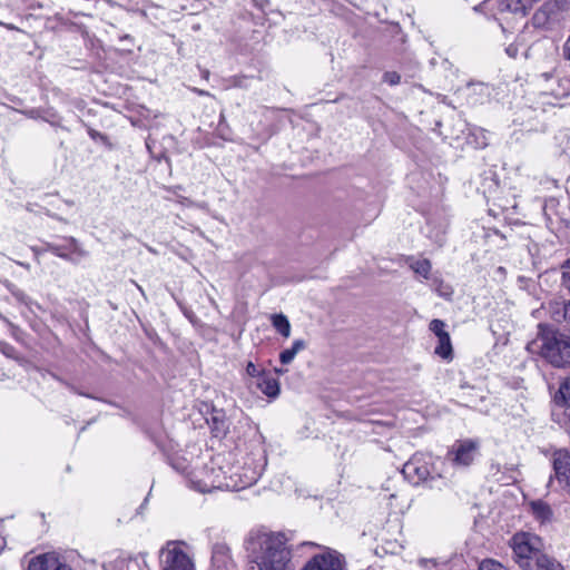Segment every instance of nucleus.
Returning a JSON list of instances; mask_svg holds the SVG:
<instances>
[{
  "label": "nucleus",
  "mask_w": 570,
  "mask_h": 570,
  "mask_svg": "<svg viewBox=\"0 0 570 570\" xmlns=\"http://www.w3.org/2000/svg\"><path fill=\"white\" fill-rule=\"evenodd\" d=\"M243 546L248 561L258 570H294L292 551L283 533L255 529L245 537Z\"/></svg>",
  "instance_id": "nucleus-1"
},
{
  "label": "nucleus",
  "mask_w": 570,
  "mask_h": 570,
  "mask_svg": "<svg viewBox=\"0 0 570 570\" xmlns=\"http://www.w3.org/2000/svg\"><path fill=\"white\" fill-rule=\"evenodd\" d=\"M525 348L553 367L570 365V335L551 325L540 323L535 337Z\"/></svg>",
  "instance_id": "nucleus-2"
},
{
  "label": "nucleus",
  "mask_w": 570,
  "mask_h": 570,
  "mask_svg": "<svg viewBox=\"0 0 570 570\" xmlns=\"http://www.w3.org/2000/svg\"><path fill=\"white\" fill-rule=\"evenodd\" d=\"M205 476L194 475L193 487L199 492H209L213 489H226L230 491H240L255 484L259 478V472L250 466L233 465L225 471L222 466L217 470L210 469Z\"/></svg>",
  "instance_id": "nucleus-3"
},
{
  "label": "nucleus",
  "mask_w": 570,
  "mask_h": 570,
  "mask_svg": "<svg viewBox=\"0 0 570 570\" xmlns=\"http://www.w3.org/2000/svg\"><path fill=\"white\" fill-rule=\"evenodd\" d=\"M512 559L521 570H530L540 554L544 552L542 539L531 532L520 531L509 540Z\"/></svg>",
  "instance_id": "nucleus-4"
},
{
  "label": "nucleus",
  "mask_w": 570,
  "mask_h": 570,
  "mask_svg": "<svg viewBox=\"0 0 570 570\" xmlns=\"http://www.w3.org/2000/svg\"><path fill=\"white\" fill-rule=\"evenodd\" d=\"M181 541H169L160 551L163 570H194L190 557L183 550Z\"/></svg>",
  "instance_id": "nucleus-5"
},
{
  "label": "nucleus",
  "mask_w": 570,
  "mask_h": 570,
  "mask_svg": "<svg viewBox=\"0 0 570 570\" xmlns=\"http://www.w3.org/2000/svg\"><path fill=\"white\" fill-rule=\"evenodd\" d=\"M479 454L480 442L478 440H458L448 451L446 460L456 468H466L475 461Z\"/></svg>",
  "instance_id": "nucleus-6"
},
{
  "label": "nucleus",
  "mask_w": 570,
  "mask_h": 570,
  "mask_svg": "<svg viewBox=\"0 0 570 570\" xmlns=\"http://www.w3.org/2000/svg\"><path fill=\"white\" fill-rule=\"evenodd\" d=\"M344 557L331 548H322V551L312 557L301 570H344Z\"/></svg>",
  "instance_id": "nucleus-7"
},
{
  "label": "nucleus",
  "mask_w": 570,
  "mask_h": 570,
  "mask_svg": "<svg viewBox=\"0 0 570 570\" xmlns=\"http://www.w3.org/2000/svg\"><path fill=\"white\" fill-rule=\"evenodd\" d=\"M560 11H570V0H550L544 2L533 14V24L538 28H546L558 20Z\"/></svg>",
  "instance_id": "nucleus-8"
},
{
  "label": "nucleus",
  "mask_w": 570,
  "mask_h": 570,
  "mask_svg": "<svg viewBox=\"0 0 570 570\" xmlns=\"http://www.w3.org/2000/svg\"><path fill=\"white\" fill-rule=\"evenodd\" d=\"M47 249L53 255L72 263H78L80 258L88 255L73 237L65 238L61 244H47Z\"/></svg>",
  "instance_id": "nucleus-9"
},
{
  "label": "nucleus",
  "mask_w": 570,
  "mask_h": 570,
  "mask_svg": "<svg viewBox=\"0 0 570 570\" xmlns=\"http://www.w3.org/2000/svg\"><path fill=\"white\" fill-rule=\"evenodd\" d=\"M402 472L405 478L415 484L428 481L431 473L429 464L417 456L407 461L404 464Z\"/></svg>",
  "instance_id": "nucleus-10"
},
{
  "label": "nucleus",
  "mask_w": 570,
  "mask_h": 570,
  "mask_svg": "<svg viewBox=\"0 0 570 570\" xmlns=\"http://www.w3.org/2000/svg\"><path fill=\"white\" fill-rule=\"evenodd\" d=\"M553 401L557 406L564 409L562 417L558 420L567 430H570V376L561 382Z\"/></svg>",
  "instance_id": "nucleus-11"
},
{
  "label": "nucleus",
  "mask_w": 570,
  "mask_h": 570,
  "mask_svg": "<svg viewBox=\"0 0 570 570\" xmlns=\"http://www.w3.org/2000/svg\"><path fill=\"white\" fill-rule=\"evenodd\" d=\"M28 570H71L55 553H43L32 558Z\"/></svg>",
  "instance_id": "nucleus-12"
},
{
  "label": "nucleus",
  "mask_w": 570,
  "mask_h": 570,
  "mask_svg": "<svg viewBox=\"0 0 570 570\" xmlns=\"http://www.w3.org/2000/svg\"><path fill=\"white\" fill-rule=\"evenodd\" d=\"M537 1L538 0H504L501 3L500 11H508L523 18Z\"/></svg>",
  "instance_id": "nucleus-13"
},
{
  "label": "nucleus",
  "mask_w": 570,
  "mask_h": 570,
  "mask_svg": "<svg viewBox=\"0 0 570 570\" xmlns=\"http://www.w3.org/2000/svg\"><path fill=\"white\" fill-rule=\"evenodd\" d=\"M530 570H566V567L553 556L543 552Z\"/></svg>",
  "instance_id": "nucleus-14"
},
{
  "label": "nucleus",
  "mask_w": 570,
  "mask_h": 570,
  "mask_svg": "<svg viewBox=\"0 0 570 570\" xmlns=\"http://www.w3.org/2000/svg\"><path fill=\"white\" fill-rule=\"evenodd\" d=\"M530 509L534 518L541 522L550 521L552 518L550 505L542 500L531 501Z\"/></svg>",
  "instance_id": "nucleus-15"
},
{
  "label": "nucleus",
  "mask_w": 570,
  "mask_h": 570,
  "mask_svg": "<svg viewBox=\"0 0 570 570\" xmlns=\"http://www.w3.org/2000/svg\"><path fill=\"white\" fill-rule=\"evenodd\" d=\"M257 386L265 395L269 397H275L279 393L278 381L272 376L262 375Z\"/></svg>",
  "instance_id": "nucleus-16"
},
{
  "label": "nucleus",
  "mask_w": 570,
  "mask_h": 570,
  "mask_svg": "<svg viewBox=\"0 0 570 570\" xmlns=\"http://www.w3.org/2000/svg\"><path fill=\"white\" fill-rule=\"evenodd\" d=\"M213 562L216 567H226L230 560V550L225 543H217L213 548Z\"/></svg>",
  "instance_id": "nucleus-17"
},
{
  "label": "nucleus",
  "mask_w": 570,
  "mask_h": 570,
  "mask_svg": "<svg viewBox=\"0 0 570 570\" xmlns=\"http://www.w3.org/2000/svg\"><path fill=\"white\" fill-rule=\"evenodd\" d=\"M306 347V343L303 340H295L291 348L284 350L279 354V361L282 364H289L296 356V354Z\"/></svg>",
  "instance_id": "nucleus-18"
},
{
  "label": "nucleus",
  "mask_w": 570,
  "mask_h": 570,
  "mask_svg": "<svg viewBox=\"0 0 570 570\" xmlns=\"http://www.w3.org/2000/svg\"><path fill=\"white\" fill-rule=\"evenodd\" d=\"M410 268L417 275L429 278V275L431 273V262L429 259H409Z\"/></svg>",
  "instance_id": "nucleus-19"
},
{
  "label": "nucleus",
  "mask_w": 570,
  "mask_h": 570,
  "mask_svg": "<svg viewBox=\"0 0 570 570\" xmlns=\"http://www.w3.org/2000/svg\"><path fill=\"white\" fill-rule=\"evenodd\" d=\"M271 320H272L273 326L281 335H283L286 338L289 337L291 324L284 314H274V315H272Z\"/></svg>",
  "instance_id": "nucleus-20"
},
{
  "label": "nucleus",
  "mask_w": 570,
  "mask_h": 570,
  "mask_svg": "<svg viewBox=\"0 0 570 570\" xmlns=\"http://www.w3.org/2000/svg\"><path fill=\"white\" fill-rule=\"evenodd\" d=\"M439 344L435 347V354L443 358H448L452 355V344L449 334H443L441 338H438Z\"/></svg>",
  "instance_id": "nucleus-21"
},
{
  "label": "nucleus",
  "mask_w": 570,
  "mask_h": 570,
  "mask_svg": "<svg viewBox=\"0 0 570 570\" xmlns=\"http://www.w3.org/2000/svg\"><path fill=\"white\" fill-rule=\"evenodd\" d=\"M429 327H430V331L433 332L438 338H441L443 336V334H449L444 330L445 323L441 320H438V318L432 320Z\"/></svg>",
  "instance_id": "nucleus-22"
},
{
  "label": "nucleus",
  "mask_w": 570,
  "mask_h": 570,
  "mask_svg": "<svg viewBox=\"0 0 570 570\" xmlns=\"http://www.w3.org/2000/svg\"><path fill=\"white\" fill-rule=\"evenodd\" d=\"M479 570H509V569L495 560L487 559L480 563Z\"/></svg>",
  "instance_id": "nucleus-23"
},
{
  "label": "nucleus",
  "mask_w": 570,
  "mask_h": 570,
  "mask_svg": "<svg viewBox=\"0 0 570 570\" xmlns=\"http://www.w3.org/2000/svg\"><path fill=\"white\" fill-rule=\"evenodd\" d=\"M383 80H384V82H386L391 86H395V85L400 83L401 76L395 71H387L384 73Z\"/></svg>",
  "instance_id": "nucleus-24"
},
{
  "label": "nucleus",
  "mask_w": 570,
  "mask_h": 570,
  "mask_svg": "<svg viewBox=\"0 0 570 570\" xmlns=\"http://www.w3.org/2000/svg\"><path fill=\"white\" fill-rule=\"evenodd\" d=\"M561 57L566 61L570 62V35L568 36V38L566 39V41L562 45Z\"/></svg>",
  "instance_id": "nucleus-25"
},
{
  "label": "nucleus",
  "mask_w": 570,
  "mask_h": 570,
  "mask_svg": "<svg viewBox=\"0 0 570 570\" xmlns=\"http://www.w3.org/2000/svg\"><path fill=\"white\" fill-rule=\"evenodd\" d=\"M564 268L566 271L563 272V282L570 293V258L566 261Z\"/></svg>",
  "instance_id": "nucleus-26"
},
{
  "label": "nucleus",
  "mask_w": 570,
  "mask_h": 570,
  "mask_svg": "<svg viewBox=\"0 0 570 570\" xmlns=\"http://www.w3.org/2000/svg\"><path fill=\"white\" fill-rule=\"evenodd\" d=\"M246 374L252 376V377H256V376L261 377V372H259L258 367L253 362H248L247 363V365H246Z\"/></svg>",
  "instance_id": "nucleus-27"
},
{
  "label": "nucleus",
  "mask_w": 570,
  "mask_h": 570,
  "mask_svg": "<svg viewBox=\"0 0 570 570\" xmlns=\"http://www.w3.org/2000/svg\"><path fill=\"white\" fill-rule=\"evenodd\" d=\"M505 52L510 58H517L519 53V47L514 43H511L505 48Z\"/></svg>",
  "instance_id": "nucleus-28"
},
{
  "label": "nucleus",
  "mask_w": 570,
  "mask_h": 570,
  "mask_svg": "<svg viewBox=\"0 0 570 570\" xmlns=\"http://www.w3.org/2000/svg\"><path fill=\"white\" fill-rule=\"evenodd\" d=\"M420 563L426 568H434L436 566V562L434 560H429V559H421L420 560Z\"/></svg>",
  "instance_id": "nucleus-29"
},
{
  "label": "nucleus",
  "mask_w": 570,
  "mask_h": 570,
  "mask_svg": "<svg viewBox=\"0 0 570 570\" xmlns=\"http://www.w3.org/2000/svg\"><path fill=\"white\" fill-rule=\"evenodd\" d=\"M2 352L8 356H12L14 348L10 345H6Z\"/></svg>",
  "instance_id": "nucleus-30"
},
{
  "label": "nucleus",
  "mask_w": 570,
  "mask_h": 570,
  "mask_svg": "<svg viewBox=\"0 0 570 570\" xmlns=\"http://www.w3.org/2000/svg\"><path fill=\"white\" fill-rule=\"evenodd\" d=\"M431 481H432V482L440 483V484H442V485H446L445 480H444V479H442L441 476H439L438 479L432 478V479H431Z\"/></svg>",
  "instance_id": "nucleus-31"
},
{
  "label": "nucleus",
  "mask_w": 570,
  "mask_h": 570,
  "mask_svg": "<svg viewBox=\"0 0 570 570\" xmlns=\"http://www.w3.org/2000/svg\"><path fill=\"white\" fill-rule=\"evenodd\" d=\"M90 135H91V137H92L94 139H96L97 137L104 138V136H102V135H100L99 132H97L96 130H91V131H90Z\"/></svg>",
  "instance_id": "nucleus-32"
},
{
  "label": "nucleus",
  "mask_w": 570,
  "mask_h": 570,
  "mask_svg": "<svg viewBox=\"0 0 570 570\" xmlns=\"http://www.w3.org/2000/svg\"><path fill=\"white\" fill-rule=\"evenodd\" d=\"M4 546V539L2 537H0V551L2 550Z\"/></svg>",
  "instance_id": "nucleus-33"
},
{
  "label": "nucleus",
  "mask_w": 570,
  "mask_h": 570,
  "mask_svg": "<svg viewBox=\"0 0 570 570\" xmlns=\"http://www.w3.org/2000/svg\"><path fill=\"white\" fill-rule=\"evenodd\" d=\"M276 372L279 373V374H283V373L286 372V370L278 368V370H276Z\"/></svg>",
  "instance_id": "nucleus-34"
},
{
  "label": "nucleus",
  "mask_w": 570,
  "mask_h": 570,
  "mask_svg": "<svg viewBox=\"0 0 570 570\" xmlns=\"http://www.w3.org/2000/svg\"><path fill=\"white\" fill-rule=\"evenodd\" d=\"M199 95H207V92L203 91V90H198L197 91Z\"/></svg>",
  "instance_id": "nucleus-35"
},
{
  "label": "nucleus",
  "mask_w": 570,
  "mask_h": 570,
  "mask_svg": "<svg viewBox=\"0 0 570 570\" xmlns=\"http://www.w3.org/2000/svg\"><path fill=\"white\" fill-rule=\"evenodd\" d=\"M136 286L138 287V289H139L141 293H144V292H142L141 286H139V285H137V284H136Z\"/></svg>",
  "instance_id": "nucleus-36"
},
{
  "label": "nucleus",
  "mask_w": 570,
  "mask_h": 570,
  "mask_svg": "<svg viewBox=\"0 0 570 570\" xmlns=\"http://www.w3.org/2000/svg\"><path fill=\"white\" fill-rule=\"evenodd\" d=\"M305 544H306V546H307V544H308V546H315L313 542H306Z\"/></svg>",
  "instance_id": "nucleus-37"
}]
</instances>
